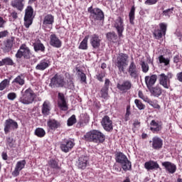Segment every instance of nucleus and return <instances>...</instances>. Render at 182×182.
I'll use <instances>...</instances> for the list:
<instances>
[{"label":"nucleus","instance_id":"6","mask_svg":"<svg viewBox=\"0 0 182 182\" xmlns=\"http://www.w3.org/2000/svg\"><path fill=\"white\" fill-rule=\"evenodd\" d=\"M33 18H35V16H33V8L28 6L25 10L24 26L29 28L33 22Z\"/></svg>","mask_w":182,"mask_h":182},{"label":"nucleus","instance_id":"24","mask_svg":"<svg viewBox=\"0 0 182 182\" xmlns=\"http://www.w3.org/2000/svg\"><path fill=\"white\" fill-rule=\"evenodd\" d=\"M157 81V76L156 75H147L145 77V83L148 89H151L154 86V84Z\"/></svg>","mask_w":182,"mask_h":182},{"label":"nucleus","instance_id":"43","mask_svg":"<svg viewBox=\"0 0 182 182\" xmlns=\"http://www.w3.org/2000/svg\"><path fill=\"white\" fill-rule=\"evenodd\" d=\"M3 62L4 64V66H14V65H15V63H14V60H11V58L9 57H6L5 58L3 59Z\"/></svg>","mask_w":182,"mask_h":182},{"label":"nucleus","instance_id":"7","mask_svg":"<svg viewBox=\"0 0 182 182\" xmlns=\"http://www.w3.org/2000/svg\"><path fill=\"white\" fill-rule=\"evenodd\" d=\"M22 57H23L24 59L31 58V50L26 44H22L16 53V58L18 59H21Z\"/></svg>","mask_w":182,"mask_h":182},{"label":"nucleus","instance_id":"22","mask_svg":"<svg viewBox=\"0 0 182 182\" xmlns=\"http://www.w3.org/2000/svg\"><path fill=\"white\" fill-rule=\"evenodd\" d=\"M87 161H89V157L87 156H81L79 157L76 164L78 168H81L82 170H85L87 166Z\"/></svg>","mask_w":182,"mask_h":182},{"label":"nucleus","instance_id":"20","mask_svg":"<svg viewBox=\"0 0 182 182\" xmlns=\"http://www.w3.org/2000/svg\"><path fill=\"white\" fill-rule=\"evenodd\" d=\"M50 45L53 46V48H62V41L56 36V34H51L50 36Z\"/></svg>","mask_w":182,"mask_h":182},{"label":"nucleus","instance_id":"17","mask_svg":"<svg viewBox=\"0 0 182 182\" xmlns=\"http://www.w3.org/2000/svg\"><path fill=\"white\" fill-rule=\"evenodd\" d=\"M101 124L103 129L106 130V132H110L113 130V122H112V120L110 119V117H109V116L107 115H105L102 118L101 121Z\"/></svg>","mask_w":182,"mask_h":182},{"label":"nucleus","instance_id":"23","mask_svg":"<svg viewBox=\"0 0 182 182\" xmlns=\"http://www.w3.org/2000/svg\"><path fill=\"white\" fill-rule=\"evenodd\" d=\"M49 66H50V61H49V60L43 59L37 64L36 70L40 71L46 70Z\"/></svg>","mask_w":182,"mask_h":182},{"label":"nucleus","instance_id":"3","mask_svg":"<svg viewBox=\"0 0 182 182\" xmlns=\"http://www.w3.org/2000/svg\"><path fill=\"white\" fill-rule=\"evenodd\" d=\"M115 160L117 163L121 164L122 168L124 171H129L132 170V162L129 161L127 156L123 152H117L115 154Z\"/></svg>","mask_w":182,"mask_h":182},{"label":"nucleus","instance_id":"15","mask_svg":"<svg viewBox=\"0 0 182 182\" xmlns=\"http://www.w3.org/2000/svg\"><path fill=\"white\" fill-rule=\"evenodd\" d=\"M128 73L132 79H139L140 73L134 61H132L128 68Z\"/></svg>","mask_w":182,"mask_h":182},{"label":"nucleus","instance_id":"13","mask_svg":"<svg viewBox=\"0 0 182 182\" xmlns=\"http://www.w3.org/2000/svg\"><path fill=\"white\" fill-rule=\"evenodd\" d=\"M58 107L60 110L66 112L69 107H68V101L66 100V97L65 94L62 92L58 93Z\"/></svg>","mask_w":182,"mask_h":182},{"label":"nucleus","instance_id":"35","mask_svg":"<svg viewBox=\"0 0 182 182\" xmlns=\"http://www.w3.org/2000/svg\"><path fill=\"white\" fill-rule=\"evenodd\" d=\"M33 48L35 52H45V46L41 41H37L33 43Z\"/></svg>","mask_w":182,"mask_h":182},{"label":"nucleus","instance_id":"25","mask_svg":"<svg viewBox=\"0 0 182 182\" xmlns=\"http://www.w3.org/2000/svg\"><path fill=\"white\" fill-rule=\"evenodd\" d=\"M132 86H133L132 81L127 80L123 81L122 83H118L117 89H119V90L127 91L132 89Z\"/></svg>","mask_w":182,"mask_h":182},{"label":"nucleus","instance_id":"12","mask_svg":"<svg viewBox=\"0 0 182 182\" xmlns=\"http://www.w3.org/2000/svg\"><path fill=\"white\" fill-rule=\"evenodd\" d=\"M160 29H156L154 31V36L156 39H161L163 36H166V32L167 31V24L165 23H161L159 24Z\"/></svg>","mask_w":182,"mask_h":182},{"label":"nucleus","instance_id":"28","mask_svg":"<svg viewBox=\"0 0 182 182\" xmlns=\"http://www.w3.org/2000/svg\"><path fill=\"white\" fill-rule=\"evenodd\" d=\"M11 5L13 8H16L18 11H23V6H25V0H13L11 2Z\"/></svg>","mask_w":182,"mask_h":182},{"label":"nucleus","instance_id":"21","mask_svg":"<svg viewBox=\"0 0 182 182\" xmlns=\"http://www.w3.org/2000/svg\"><path fill=\"white\" fill-rule=\"evenodd\" d=\"M101 42L102 39L97 34H93L90 36V43L94 49H99Z\"/></svg>","mask_w":182,"mask_h":182},{"label":"nucleus","instance_id":"18","mask_svg":"<svg viewBox=\"0 0 182 182\" xmlns=\"http://www.w3.org/2000/svg\"><path fill=\"white\" fill-rule=\"evenodd\" d=\"M149 143H151V147L154 150L163 149V139L159 136H154L152 140L149 141Z\"/></svg>","mask_w":182,"mask_h":182},{"label":"nucleus","instance_id":"26","mask_svg":"<svg viewBox=\"0 0 182 182\" xmlns=\"http://www.w3.org/2000/svg\"><path fill=\"white\" fill-rule=\"evenodd\" d=\"M162 166L165 167L166 171H168L171 174H174V173H176V170H177V166L169 161L163 162Z\"/></svg>","mask_w":182,"mask_h":182},{"label":"nucleus","instance_id":"45","mask_svg":"<svg viewBox=\"0 0 182 182\" xmlns=\"http://www.w3.org/2000/svg\"><path fill=\"white\" fill-rule=\"evenodd\" d=\"M134 103L139 110H144V109H146V105H144L139 100L136 99Z\"/></svg>","mask_w":182,"mask_h":182},{"label":"nucleus","instance_id":"51","mask_svg":"<svg viewBox=\"0 0 182 182\" xmlns=\"http://www.w3.org/2000/svg\"><path fill=\"white\" fill-rule=\"evenodd\" d=\"M77 73L81 82H86V75L83 73L80 70H77Z\"/></svg>","mask_w":182,"mask_h":182},{"label":"nucleus","instance_id":"38","mask_svg":"<svg viewBox=\"0 0 182 182\" xmlns=\"http://www.w3.org/2000/svg\"><path fill=\"white\" fill-rule=\"evenodd\" d=\"M107 39L109 42H116L117 41V35L114 32H109L107 33Z\"/></svg>","mask_w":182,"mask_h":182},{"label":"nucleus","instance_id":"5","mask_svg":"<svg viewBox=\"0 0 182 182\" xmlns=\"http://www.w3.org/2000/svg\"><path fill=\"white\" fill-rule=\"evenodd\" d=\"M129 65V55L126 53H121L117 58V67L119 72H124V68Z\"/></svg>","mask_w":182,"mask_h":182},{"label":"nucleus","instance_id":"46","mask_svg":"<svg viewBox=\"0 0 182 182\" xmlns=\"http://www.w3.org/2000/svg\"><path fill=\"white\" fill-rule=\"evenodd\" d=\"M8 86H9V80L5 79L0 83V90H4Z\"/></svg>","mask_w":182,"mask_h":182},{"label":"nucleus","instance_id":"34","mask_svg":"<svg viewBox=\"0 0 182 182\" xmlns=\"http://www.w3.org/2000/svg\"><path fill=\"white\" fill-rule=\"evenodd\" d=\"M13 46H14V41L11 40H7L6 42L4 43L3 51L4 52V53L10 52Z\"/></svg>","mask_w":182,"mask_h":182},{"label":"nucleus","instance_id":"40","mask_svg":"<svg viewBox=\"0 0 182 182\" xmlns=\"http://www.w3.org/2000/svg\"><path fill=\"white\" fill-rule=\"evenodd\" d=\"M159 63H164V66L170 68V59L164 58L163 55L159 57Z\"/></svg>","mask_w":182,"mask_h":182},{"label":"nucleus","instance_id":"55","mask_svg":"<svg viewBox=\"0 0 182 182\" xmlns=\"http://www.w3.org/2000/svg\"><path fill=\"white\" fill-rule=\"evenodd\" d=\"M6 144L7 146H9V147H11V148L14 147V139L11 138H7Z\"/></svg>","mask_w":182,"mask_h":182},{"label":"nucleus","instance_id":"58","mask_svg":"<svg viewBox=\"0 0 182 182\" xmlns=\"http://www.w3.org/2000/svg\"><path fill=\"white\" fill-rule=\"evenodd\" d=\"M100 96L103 99H107V97H109V94L107 92H100Z\"/></svg>","mask_w":182,"mask_h":182},{"label":"nucleus","instance_id":"57","mask_svg":"<svg viewBox=\"0 0 182 182\" xmlns=\"http://www.w3.org/2000/svg\"><path fill=\"white\" fill-rule=\"evenodd\" d=\"M6 24V21H5L4 18L0 16V28H5Z\"/></svg>","mask_w":182,"mask_h":182},{"label":"nucleus","instance_id":"36","mask_svg":"<svg viewBox=\"0 0 182 182\" xmlns=\"http://www.w3.org/2000/svg\"><path fill=\"white\" fill-rule=\"evenodd\" d=\"M87 41H89V36H86L79 46V49L82 50H87Z\"/></svg>","mask_w":182,"mask_h":182},{"label":"nucleus","instance_id":"1","mask_svg":"<svg viewBox=\"0 0 182 182\" xmlns=\"http://www.w3.org/2000/svg\"><path fill=\"white\" fill-rule=\"evenodd\" d=\"M86 141H92V143H103L106 140V136L98 130H92L85 135Z\"/></svg>","mask_w":182,"mask_h":182},{"label":"nucleus","instance_id":"64","mask_svg":"<svg viewBox=\"0 0 182 182\" xmlns=\"http://www.w3.org/2000/svg\"><path fill=\"white\" fill-rule=\"evenodd\" d=\"M152 107H154V109H160V106L159 105V104L156 103V102H154L152 104Z\"/></svg>","mask_w":182,"mask_h":182},{"label":"nucleus","instance_id":"31","mask_svg":"<svg viewBox=\"0 0 182 182\" xmlns=\"http://www.w3.org/2000/svg\"><path fill=\"white\" fill-rule=\"evenodd\" d=\"M144 167L146 170H157L160 168V166L156 161H149L144 164Z\"/></svg>","mask_w":182,"mask_h":182},{"label":"nucleus","instance_id":"63","mask_svg":"<svg viewBox=\"0 0 182 182\" xmlns=\"http://www.w3.org/2000/svg\"><path fill=\"white\" fill-rule=\"evenodd\" d=\"M173 62L174 63H178L180 62V58L178 55H176L173 58Z\"/></svg>","mask_w":182,"mask_h":182},{"label":"nucleus","instance_id":"42","mask_svg":"<svg viewBox=\"0 0 182 182\" xmlns=\"http://www.w3.org/2000/svg\"><path fill=\"white\" fill-rule=\"evenodd\" d=\"M112 90V87H110V80L106 79L105 82V85L102 88V92H109Z\"/></svg>","mask_w":182,"mask_h":182},{"label":"nucleus","instance_id":"2","mask_svg":"<svg viewBox=\"0 0 182 182\" xmlns=\"http://www.w3.org/2000/svg\"><path fill=\"white\" fill-rule=\"evenodd\" d=\"M41 99L39 97L38 92H21V97H20V102L23 105H31L33 102H41Z\"/></svg>","mask_w":182,"mask_h":182},{"label":"nucleus","instance_id":"11","mask_svg":"<svg viewBox=\"0 0 182 182\" xmlns=\"http://www.w3.org/2000/svg\"><path fill=\"white\" fill-rule=\"evenodd\" d=\"M18 129V122L12 119H6L4 122V133L5 134H8L9 132H12V130H16Z\"/></svg>","mask_w":182,"mask_h":182},{"label":"nucleus","instance_id":"48","mask_svg":"<svg viewBox=\"0 0 182 182\" xmlns=\"http://www.w3.org/2000/svg\"><path fill=\"white\" fill-rule=\"evenodd\" d=\"M141 70L142 72L144 73H147V72H149V64H147V63L144 62V61H141Z\"/></svg>","mask_w":182,"mask_h":182},{"label":"nucleus","instance_id":"62","mask_svg":"<svg viewBox=\"0 0 182 182\" xmlns=\"http://www.w3.org/2000/svg\"><path fill=\"white\" fill-rule=\"evenodd\" d=\"M161 95V92H152L151 93V96H154V97H159V96Z\"/></svg>","mask_w":182,"mask_h":182},{"label":"nucleus","instance_id":"60","mask_svg":"<svg viewBox=\"0 0 182 182\" xmlns=\"http://www.w3.org/2000/svg\"><path fill=\"white\" fill-rule=\"evenodd\" d=\"M10 16L13 18L14 20L18 19V13H16V11H12L10 14Z\"/></svg>","mask_w":182,"mask_h":182},{"label":"nucleus","instance_id":"29","mask_svg":"<svg viewBox=\"0 0 182 182\" xmlns=\"http://www.w3.org/2000/svg\"><path fill=\"white\" fill-rule=\"evenodd\" d=\"M47 126L50 130H56V129L60 127V122L56 119H50L47 122Z\"/></svg>","mask_w":182,"mask_h":182},{"label":"nucleus","instance_id":"39","mask_svg":"<svg viewBox=\"0 0 182 182\" xmlns=\"http://www.w3.org/2000/svg\"><path fill=\"white\" fill-rule=\"evenodd\" d=\"M48 166H50L51 168H53V170H59L60 168L58 161L55 159H50L48 161Z\"/></svg>","mask_w":182,"mask_h":182},{"label":"nucleus","instance_id":"32","mask_svg":"<svg viewBox=\"0 0 182 182\" xmlns=\"http://www.w3.org/2000/svg\"><path fill=\"white\" fill-rule=\"evenodd\" d=\"M42 114L43 116L50 114V102L48 100L45 101L42 105Z\"/></svg>","mask_w":182,"mask_h":182},{"label":"nucleus","instance_id":"4","mask_svg":"<svg viewBox=\"0 0 182 182\" xmlns=\"http://www.w3.org/2000/svg\"><path fill=\"white\" fill-rule=\"evenodd\" d=\"M87 11L90 14V18L93 22L96 21H103L105 19V13L99 8H94L91 6L87 9Z\"/></svg>","mask_w":182,"mask_h":182},{"label":"nucleus","instance_id":"37","mask_svg":"<svg viewBox=\"0 0 182 182\" xmlns=\"http://www.w3.org/2000/svg\"><path fill=\"white\" fill-rule=\"evenodd\" d=\"M173 11H174V8L173 7L171 9H166L162 12L161 16H164L166 19H168V18H170V16L173 15Z\"/></svg>","mask_w":182,"mask_h":182},{"label":"nucleus","instance_id":"16","mask_svg":"<svg viewBox=\"0 0 182 182\" xmlns=\"http://www.w3.org/2000/svg\"><path fill=\"white\" fill-rule=\"evenodd\" d=\"M128 73L132 79H139L140 73L134 61H132L128 68Z\"/></svg>","mask_w":182,"mask_h":182},{"label":"nucleus","instance_id":"56","mask_svg":"<svg viewBox=\"0 0 182 182\" xmlns=\"http://www.w3.org/2000/svg\"><path fill=\"white\" fill-rule=\"evenodd\" d=\"M8 33H9L6 30L0 31V39H2V38H6V36H8Z\"/></svg>","mask_w":182,"mask_h":182},{"label":"nucleus","instance_id":"41","mask_svg":"<svg viewBox=\"0 0 182 182\" xmlns=\"http://www.w3.org/2000/svg\"><path fill=\"white\" fill-rule=\"evenodd\" d=\"M34 134L36 136H37V137H45L46 132L43 128H37L36 129Z\"/></svg>","mask_w":182,"mask_h":182},{"label":"nucleus","instance_id":"49","mask_svg":"<svg viewBox=\"0 0 182 182\" xmlns=\"http://www.w3.org/2000/svg\"><path fill=\"white\" fill-rule=\"evenodd\" d=\"M106 76V73L105 71H100L96 75L95 77L99 80V82H103V77Z\"/></svg>","mask_w":182,"mask_h":182},{"label":"nucleus","instance_id":"53","mask_svg":"<svg viewBox=\"0 0 182 182\" xmlns=\"http://www.w3.org/2000/svg\"><path fill=\"white\" fill-rule=\"evenodd\" d=\"M138 96L140 99L144 100V102H146L149 99L147 95H144V93H143V92H139Z\"/></svg>","mask_w":182,"mask_h":182},{"label":"nucleus","instance_id":"19","mask_svg":"<svg viewBox=\"0 0 182 182\" xmlns=\"http://www.w3.org/2000/svg\"><path fill=\"white\" fill-rule=\"evenodd\" d=\"M26 164V161L25 160L18 161L16 164L14 171L12 172V176H14V177H18V176L19 175V173H21L22 169L25 168Z\"/></svg>","mask_w":182,"mask_h":182},{"label":"nucleus","instance_id":"14","mask_svg":"<svg viewBox=\"0 0 182 182\" xmlns=\"http://www.w3.org/2000/svg\"><path fill=\"white\" fill-rule=\"evenodd\" d=\"M114 26L117 29V32L119 38L123 36V31H124V24L123 23V18L122 17H118L114 21Z\"/></svg>","mask_w":182,"mask_h":182},{"label":"nucleus","instance_id":"61","mask_svg":"<svg viewBox=\"0 0 182 182\" xmlns=\"http://www.w3.org/2000/svg\"><path fill=\"white\" fill-rule=\"evenodd\" d=\"M133 126L134 127H136V128L140 127V122H139V120L137 119H135L134 121Z\"/></svg>","mask_w":182,"mask_h":182},{"label":"nucleus","instance_id":"50","mask_svg":"<svg viewBox=\"0 0 182 182\" xmlns=\"http://www.w3.org/2000/svg\"><path fill=\"white\" fill-rule=\"evenodd\" d=\"M76 123V116L72 115L68 119V126H73Z\"/></svg>","mask_w":182,"mask_h":182},{"label":"nucleus","instance_id":"30","mask_svg":"<svg viewBox=\"0 0 182 182\" xmlns=\"http://www.w3.org/2000/svg\"><path fill=\"white\" fill-rule=\"evenodd\" d=\"M150 130L152 133H159V132L161 131V129H163L161 124H159L156 120H152L150 123Z\"/></svg>","mask_w":182,"mask_h":182},{"label":"nucleus","instance_id":"9","mask_svg":"<svg viewBox=\"0 0 182 182\" xmlns=\"http://www.w3.org/2000/svg\"><path fill=\"white\" fill-rule=\"evenodd\" d=\"M50 86L51 87H63L65 86V78L60 75H55L50 80Z\"/></svg>","mask_w":182,"mask_h":182},{"label":"nucleus","instance_id":"10","mask_svg":"<svg viewBox=\"0 0 182 182\" xmlns=\"http://www.w3.org/2000/svg\"><path fill=\"white\" fill-rule=\"evenodd\" d=\"M73 147H75V141L71 139H65L60 143V150H62L63 153H69Z\"/></svg>","mask_w":182,"mask_h":182},{"label":"nucleus","instance_id":"52","mask_svg":"<svg viewBox=\"0 0 182 182\" xmlns=\"http://www.w3.org/2000/svg\"><path fill=\"white\" fill-rule=\"evenodd\" d=\"M81 119V123H89V116L86 115V114H82L80 116Z\"/></svg>","mask_w":182,"mask_h":182},{"label":"nucleus","instance_id":"54","mask_svg":"<svg viewBox=\"0 0 182 182\" xmlns=\"http://www.w3.org/2000/svg\"><path fill=\"white\" fill-rule=\"evenodd\" d=\"M7 97L9 100H15L16 99V94L15 92H10L8 94Z\"/></svg>","mask_w":182,"mask_h":182},{"label":"nucleus","instance_id":"27","mask_svg":"<svg viewBox=\"0 0 182 182\" xmlns=\"http://www.w3.org/2000/svg\"><path fill=\"white\" fill-rule=\"evenodd\" d=\"M55 22V17L52 14H47L44 16L43 26L44 27L52 26Z\"/></svg>","mask_w":182,"mask_h":182},{"label":"nucleus","instance_id":"44","mask_svg":"<svg viewBox=\"0 0 182 182\" xmlns=\"http://www.w3.org/2000/svg\"><path fill=\"white\" fill-rule=\"evenodd\" d=\"M64 87H67V89H70V90H73L75 89V84L73 83V80L72 79H68L67 80V84H64Z\"/></svg>","mask_w":182,"mask_h":182},{"label":"nucleus","instance_id":"8","mask_svg":"<svg viewBox=\"0 0 182 182\" xmlns=\"http://www.w3.org/2000/svg\"><path fill=\"white\" fill-rule=\"evenodd\" d=\"M159 77L160 85L165 89H168L170 87V79L173 78V73H168L167 75L161 73L159 75Z\"/></svg>","mask_w":182,"mask_h":182},{"label":"nucleus","instance_id":"33","mask_svg":"<svg viewBox=\"0 0 182 182\" xmlns=\"http://www.w3.org/2000/svg\"><path fill=\"white\" fill-rule=\"evenodd\" d=\"M13 83H16V85H19L20 86H23L25 85V74H21L17 76L14 80Z\"/></svg>","mask_w":182,"mask_h":182},{"label":"nucleus","instance_id":"47","mask_svg":"<svg viewBox=\"0 0 182 182\" xmlns=\"http://www.w3.org/2000/svg\"><path fill=\"white\" fill-rule=\"evenodd\" d=\"M135 11H136V8L134 6H132L129 14L130 23H133V21H134Z\"/></svg>","mask_w":182,"mask_h":182},{"label":"nucleus","instance_id":"59","mask_svg":"<svg viewBox=\"0 0 182 182\" xmlns=\"http://www.w3.org/2000/svg\"><path fill=\"white\" fill-rule=\"evenodd\" d=\"M157 2V0H146L145 1L146 5H154Z\"/></svg>","mask_w":182,"mask_h":182}]
</instances>
